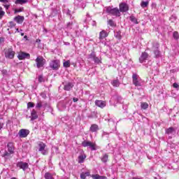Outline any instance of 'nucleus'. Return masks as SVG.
I'll use <instances>...</instances> for the list:
<instances>
[{
  "mask_svg": "<svg viewBox=\"0 0 179 179\" xmlns=\"http://www.w3.org/2000/svg\"><path fill=\"white\" fill-rule=\"evenodd\" d=\"M129 20L131 22H133V23L138 24V20L134 15L130 16Z\"/></svg>",
  "mask_w": 179,
  "mask_h": 179,
  "instance_id": "obj_28",
  "label": "nucleus"
},
{
  "mask_svg": "<svg viewBox=\"0 0 179 179\" xmlns=\"http://www.w3.org/2000/svg\"><path fill=\"white\" fill-rule=\"evenodd\" d=\"M85 159H86V155H80L78 156V163H83L85 162Z\"/></svg>",
  "mask_w": 179,
  "mask_h": 179,
  "instance_id": "obj_26",
  "label": "nucleus"
},
{
  "mask_svg": "<svg viewBox=\"0 0 179 179\" xmlns=\"http://www.w3.org/2000/svg\"><path fill=\"white\" fill-rule=\"evenodd\" d=\"M148 57H149V55H148V52H143L139 58V61L141 64H143V62L146 61V59H148Z\"/></svg>",
  "mask_w": 179,
  "mask_h": 179,
  "instance_id": "obj_14",
  "label": "nucleus"
},
{
  "mask_svg": "<svg viewBox=\"0 0 179 179\" xmlns=\"http://www.w3.org/2000/svg\"><path fill=\"white\" fill-rule=\"evenodd\" d=\"M9 5H4V8L6 9H9Z\"/></svg>",
  "mask_w": 179,
  "mask_h": 179,
  "instance_id": "obj_55",
  "label": "nucleus"
},
{
  "mask_svg": "<svg viewBox=\"0 0 179 179\" xmlns=\"http://www.w3.org/2000/svg\"><path fill=\"white\" fill-rule=\"evenodd\" d=\"M5 41V38L1 37L0 38V44H2V43H3Z\"/></svg>",
  "mask_w": 179,
  "mask_h": 179,
  "instance_id": "obj_48",
  "label": "nucleus"
},
{
  "mask_svg": "<svg viewBox=\"0 0 179 179\" xmlns=\"http://www.w3.org/2000/svg\"><path fill=\"white\" fill-rule=\"evenodd\" d=\"M22 2H24V3H27V2H29V0H22Z\"/></svg>",
  "mask_w": 179,
  "mask_h": 179,
  "instance_id": "obj_56",
  "label": "nucleus"
},
{
  "mask_svg": "<svg viewBox=\"0 0 179 179\" xmlns=\"http://www.w3.org/2000/svg\"><path fill=\"white\" fill-rule=\"evenodd\" d=\"M43 101H40L38 103H36V108H41V107H43Z\"/></svg>",
  "mask_w": 179,
  "mask_h": 179,
  "instance_id": "obj_36",
  "label": "nucleus"
},
{
  "mask_svg": "<svg viewBox=\"0 0 179 179\" xmlns=\"http://www.w3.org/2000/svg\"><path fill=\"white\" fill-rule=\"evenodd\" d=\"M45 33H47V29H45Z\"/></svg>",
  "mask_w": 179,
  "mask_h": 179,
  "instance_id": "obj_62",
  "label": "nucleus"
},
{
  "mask_svg": "<svg viewBox=\"0 0 179 179\" xmlns=\"http://www.w3.org/2000/svg\"><path fill=\"white\" fill-rule=\"evenodd\" d=\"M141 107L142 110H146L147 108H149V104H148V103L146 102H142L141 104Z\"/></svg>",
  "mask_w": 179,
  "mask_h": 179,
  "instance_id": "obj_27",
  "label": "nucleus"
},
{
  "mask_svg": "<svg viewBox=\"0 0 179 179\" xmlns=\"http://www.w3.org/2000/svg\"><path fill=\"white\" fill-rule=\"evenodd\" d=\"M38 146V150L41 152V155H43V156H47V155H48V150L45 149V148H47V145H45V143L39 142Z\"/></svg>",
  "mask_w": 179,
  "mask_h": 179,
  "instance_id": "obj_4",
  "label": "nucleus"
},
{
  "mask_svg": "<svg viewBox=\"0 0 179 179\" xmlns=\"http://www.w3.org/2000/svg\"><path fill=\"white\" fill-rule=\"evenodd\" d=\"M119 10L120 12H128L129 10V6L127 3H120L119 5Z\"/></svg>",
  "mask_w": 179,
  "mask_h": 179,
  "instance_id": "obj_8",
  "label": "nucleus"
},
{
  "mask_svg": "<svg viewBox=\"0 0 179 179\" xmlns=\"http://www.w3.org/2000/svg\"><path fill=\"white\" fill-rule=\"evenodd\" d=\"M24 38H27V36H24Z\"/></svg>",
  "mask_w": 179,
  "mask_h": 179,
  "instance_id": "obj_60",
  "label": "nucleus"
},
{
  "mask_svg": "<svg viewBox=\"0 0 179 179\" xmlns=\"http://www.w3.org/2000/svg\"><path fill=\"white\" fill-rule=\"evenodd\" d=\"M45 179H55L52 174H51L50 172L45 173L44 175Z\"/></svg>",
  "mask_w": 179,
  "mask_h": 179,
  "instance_id": "obj_22",
  "label": "nucleus"
},
{
  "mask_svg": "<svg viewBox=\"0 0 179 179\" xmlns=\"http://www.w3.org/2000/svg\"><path fill=\"white\" fill-rule=\"evenodd\" d=\"M50 66L52 69H58V68H59V60H53L50 62Z\"/></svg>",
  "mask_w": 179,
  "mask_h": 179,
  "instance_id": "obj_11",
  "label": "nucleus"
},
{
  "mask_svg": "<svg viewBox=\"0 0 179 179\" xmlns=\"http://www.w3.org/2000/svg\"><path fill=\"white\" fill-rule=\"evenodd\" d=\"M101 160L103 163H107V161L108 160V155L103 154L102 157L101 158Z\"/></svg>",
  "mask_w": 179,
  "mask_h": 179,
  "instance_id": "obj_23",
  "label": "nucleus"
},
{
  "mask_svg": "<svg viewBox=\"0 0 179 179\" xmlns=\"http://www.w3.org/2000/svg\"><path fill=\"white\" fill-rule=\"evenodd\" d=\"M90 58L92 59H94L96 58V55L94 53V52H92L90 55Z\"/></svg>",
  "mask_w": 179,
  "mask_h": 179,
  "instance_id": "obj_43",
  "label": "nucleus"
},
{
  "mask_svg": "<svg viewBox=\"0 0 179 179\" xmlns=\"http://www.w3.org/2000/svg\"><path fill=\"white\" fill-rule=\"evenodd\" d=\"M16 31H17V33H19L20 31H19L18 28L16 29Z\"/></svg>",
  "mask_w": 179,
  "mask_h": 179,
  "instance_id": "obj_58",
  "label": "nucleus"
},
{
  "mask_svg": "<svg viewBox=\"0 0 179 179\" xmlns=\"http://www.w3.org/2000/svg\"><path fill=\"white\" fill-rule=\"evenodd\" d=\"M48 106V104H47V103H45V102H43V108H45V107Z\"/></svg>",
  "mask_w": 179,
  "mask_h": 179,
  "instance_id": "obj_49",
  "label": "nucleus"
},
{
  "mask_svg": "<svg viewBox=\"0 0 179 179\" xmlns=\"http://www.w3.org/2000/svg\"><path fill=\"white\" fill-rule=\"evenodd\" d=\"M18 59H26V58H30V54L21 52L17 56Z\"/></svg>",
  "mask_w": 179,
  "mask_h": 179,
  "instance_id": "obj_15",
  "label": "nucleus"
},
{
  "mask_svg": "<svg viewBox=\"0 0 179 179\" xmlns=\"http://www.w3.org/2000/svg\"><path fill=\"white\" fill-rule=\"evenodd\" d=\"M107 177L99 176V179H106Z\"/></svg>",
  "mask_w": 179,
  "mask_h": 179,
  "instance_id": "obj_54",
  "label": "nucleus"
},
{
  "mask_svg": "<svg viewBox=\"0 0 179 179\" xmlns=\"http://www.w3.org/2000/svg\"><path fill=\"white\" fill-rule=\"evenodd\" d=\"M0 179H1V176H0Z\"/></svg>",
  "mask_w": 179,
  "mask_h": 179,
  "instance_id": "obj_64",
  "label": "nucleus"
},
{
  "mask_svg": "<svg viewBox=\"0 0 179 179\" xmlns=\"http://www.w3.org/2000/svg\"><path fill=\"white\" fill-rule=\"evenodd\" d=\"M141 6L143 8H148V6H149V1H142L141 3Z\"/></svg>",
  "mask_w": 179,
  "mask_h": 179,
  "instance_id": "obj_25",
  "label": "nucleus"
},
{
  "mask_svg": "<svg viewBox=\"0 0 179 179\" xmlns=\"http://www.w3.org/2000/svg\"><path fill=\"white\" fill-rule=\"evenodd\" d=\"M38 118V115H37V112L35 110H33L31 113V121H34V120H37Z\"/></svg>",
  "mask_w": 179,
  "mask_h": 179,
  "instance_id": "obj_18",
  "label": "nucleus"
},
{
  "mask_svg": "<svg viewBox=\"0 0 179 179\" xmlns=\"http://www.w3.org/2000/svg\"><path fill=\"white\" fill-rule=\"evenodd\" d=\"M33 107H34V103H33L32 102H29L27 103V108H33Z\"/></svg>",
  "mask_w": 179,
  "mask_h": 179,
  "instance_id": "obj_38",
  "label": "nucleus"
},
{
  "mask_svg": "<svg viewBox=\"0 0 179 179\" xmlns=\"http://www.w3.org/2000/svg\"><path fill=\"white\" fill-rule=\"evenodd\" d=\"M0 2H3V3H6V2H9L8 0H0Z\"/></svg>",
  "mask_w": 179,
  "mask_h": 179,
  "instance_id": "obj_52",
  "label": "nucleus"
},
{
  "mask_svg": "<svg viewBox=\"0 0 179 179\" xmlns=\"http://www.w3.org/2000/svg\"><path fill=\"white\" fill-rule=\"evenodd\" d=\"M173 87H174L175 89H178V87H179L178 84H177V83H173Z\"/></svg>",
  "mask_w": 179,
  "mask_h": 179,
  "instance_id": "obj_47",
  "label": "nucleus"
},
{
  "mask_svg": "<svg viewBox=\"0 0 179 179\" xmlns=\"http://www.w3.org/2000/svg\"><path fill=\"white\" fill-rule=\"evenodd\" d=\"M132 79H133V84L136 86H142V83H141V80L139 79V76L136 73H133L132 76Z\"/></svg>",
  "mask_w": 179,
  "mask_h": 179,
  "instance_id": "obj_7",
  "label": "nucleus"
},
{
  "mask_svg": "<svg viewBox=\"0 0 179 179\" xmlns=\"http://www.w3.org/2000/svg\"><path fill=\"white\" fill-rule=\"evenodd\" d=\"M159 45L157 42L152 43V50L154 52L155 58H160L162 57V52L159 50Z\"/></svg>",
  "mask_w": 179,
  "mask_h": 179,
  "instance_id": "obj_2",
  "label": "nucleus"
},
{
  "mask_svg": "<svg viewBox=\"0 0 179 179\" xmlns=\"http://www.w3.org/2000/svg\"><path fill=\"white\" fill-rule=\"evenodd\" d=\"M92 177L93 179H99L100 178V175L96 174V175H92Z\"/></svg>",
  "mask_w": 179,
  "mask_h": 179,
  "instance_id": "obj_42",
  "label": "nucleus"
},
{
  "mask_svg": "<svg viewBox=\"0 0 179 179\" xmlns=\"http://www.w3.org/2000/svg\"><path fill=\"white\" fill-rule=\"evenodd\" d=\"M2 128H3V123L0 122V131L2 129Z\"/></svg>",
  "mask_w": 179,
  "mask_h": 179,
  "instance_id": "obj_53",
  "label": "nucleus"
},
{
  "mask_svg": "<svg viewBox=\"0 0 179 179\" xmlns=\"http://www.w3.org/2000/svg\"><path fill=\"white\" fill-rule=\"evenodd\" d=\"M15 3L16 5H23L24 3L23 2V0H15Z\"/></svg>",
  "mask_w": 179,
  "mask_h": 179,
  "instance_id": "obj_35",
  "label": "nucleus"
},
{
  "mask_svg": "<svg viewBox=\"0 0 179 179\" xmlns=\"http://www.w3.org/2000/svg\"><path fill=\"white\" fill-rule=\"evenodd\" d=\"M13 20L14 22H16L17 24H22V23L24 22V17L22 15H17L14 17Z\"/></svg>",
  "mask_w": 179,
  "mask_h": 179,
  "instance_id": "obj_12",
  "label": "nucleus"
},
{
  "mask_svg": "<svg viewBox=\"0 0 179 179\" xmlns=\"http://www.w3.org/2000/svg\"><path fill=\"white\" fill-rule=\"evenodd\" d=\"M21 36H24V33H21Z\"/></svg>",
  "mask_w": 179,
  "mask_h": 179,
  "instance_id": "obj_59",
  "label": "nucleus"
},
{
  "mask_svg": "<svg viewBox=\"0 0 179 179\" xmlns=\"http://www.w3.org/2000/svg\"><path fill=\"white\" fill-rule=\"evenodd\" d=\"M87 16H89V14H87Z\"/></svg>",
  "mask_w": 179,
  "mask_h": 179,
  "instance_id": "obj_63",
  "label": "nucleus"
},
{
  "mask_svg": "<svg viewBox=\"0 0 179 179\" xmlns=\"http://www.w3.org/2000/svg\"><path fill=\"white\" fill-rule=\"evenodd\" d=\"M20 12H23V8H20L19 9H15L14 13H19Z\"/></svg>",
  "mask_w": 179,
  "mask_h": 179,
  "instance_id": "obj_40",
  "label": "nucleus"
},
{
  "mask_svg": "<svg viewBox=\"0 0 179 179\" xmlns=\"http://www.w3.org/2000/svg\"><path fill=\"white\" fill-rule=\"evenodd\" d=\"M63 65H64V68H69V66H71V62L66 61L63 63Z\"/></svg>",
  "mask_w": 179,
  "mask_h": 179,
  "instance_id": "obj_31",
  "label": "nucleus"
},
{
  "mask_svg": "<svg viewBox=\"0 0 179 179\" xmlns=\"http://www.w3.org/2000/svg\"><path fill=\"white\" fill-rule=\"evenodd\" d=\"M8 148V151L10 154L15 153V147H13V143H8L7 145Z\"/></svg>",
  "mask_w": 179,
  "mask_h": 179,
  "instance_id": "obj_16",
  "label": "nucleus"
},
{
  "mask_svg": "<svg viewBox=\"0 0 179 179\" xmlns=\"http://www.w3.org/2000/svg\"><path fill=\"white\" fill-rule=\"evenodd\" d=\"M29 134H30V131L26 129H22L18 132L20 138H27Z\"/></svg>",
  "mask_w": 179,
  "mask_h": 179,
  "instance_id": "obj_9",
  "label": "nucleus"
},
{
  "mask_svg": "<svg viewBox=\"0 0 179 179\" xmlns=\"http://www.w3.org/2000/svg\"><path fill=\"white\" fill-rule=\"evenodd\" d=\"M173 38H174L176 40H178V38H179L178 32H177V31H174V32H173Z\"/></svg>",
  "mask_w": 179,
  "mask_h": 179,
  "instance_id": "obj_37",
  "label": "nucleus"
},
{
  "mask_svg": "<svg viewBox=\"0 0 179 179\" xmlns=\"http://www.w3.org/2000/svg\"><path fill=\"white\" fill-rule=\"evenodd\" d=\"M9 26L10 27H15V26H16V24H15V22L11 21L9 22Z\"/></svg>",
  "mask_w": 179,
  "mask_h": 179,
  "instance_id": "obj_44",
  "label": "nucleus"
},
{
  "mask_svg": "<svg viewBox=\"0 0 179 179\" xmlns=\"http://www.w3.org/2000/svg\"><path fill=\"white\" fill-rule=\"evenodd\" d=\"M84 174H85V176L89 177L90 176V172H85Z\"/></svg>",
  "mask_w": 179,
  "mask_h": 179,
  "instance_id": "obj_51",
  "label": "nucleus"
},
{
  "mask_svg": "<svg viewBox=\"0 0 179 179\" xmlns=\"http://www.w3.org/2000/svg\"><path fill=\"white\" fill-rule=\"evenodd\" d=\"M95 105L97 106V107H100V108H104V107L106 106V101L101 100H96Z\"/></svg>",
  "mask_w": 179,
  "mask_h": 179,
  "instance_id": "obj_13",
  "label": "nucleus"
},
{
  "mask_svg": "<svg viewBox=\"0 0 179 179\" xmlns=\"http://www.w3.org/2000/svg\"><path fill=\"white\" fill-rule=\"evenodd\" d=\"M17 167L22 169L23 171H26L27 169H29V164L27 162H20L17 163Z\"/></svg>",
  "mask_w": 179,
  "mask_h": 179,
  "instance_id": "obj_10",
  "label": "nucleus"
},
{
  "mask_svg": "<svg viewBox=\"0 0 179 179\" xmlns=\"http://www.w3.org/2000/svg\"><path fill=\"white\" fill-rule=\"evenodd\" d=\"M69 24H71V22H69V23L68 24V26H69Z\"/></svg>",
  "mask_w": 179,
  "mask_h": 179,
  "instance_id": "obj_61",
  "label": "nucleus"
},
{
  "mask_svg": "<svg viewBox=\"0 0 179 179\" xmlns=\"http://www.w3.org/2000/svg\"><path fill=\"white\" fill-rule=\"evenodd\" d=\"M90 131H91V132H97V131H99V126L96 124H92Z\"/></svg>",
  "mask_w": 179,
  "mask_h": 179,
  "instance_id": "obj_21",
  "label": "nucleus"
},
{
  "mask_svg": "<svg viewBox=\"0 0 179 179\" xmlns=\"http://www.w3.org/2000/svg\"><path fill=\"white\" fill-rule=\"evenodd\" d=\"M5 15V11L2 10V7H0V19H2Z\"/></svg>",
  "mask_w": 179,
  "mask_h": 179,
  "instance_id": "obj_34",
  "label": "nucleus"
},
{
  "mask_svg": "<svg viewBox=\"0 0 179 179\" xmlns=\"http://www.w3.org/2000/svg\"><path fill=\"white\" fill-rule=\"evenodd\" d=\"M108 24H109V26H110L111 27H115V22H114V21L113 20H109L108 21Z\"/></svg>",
  "mask_w": 179,
  "mask_h": 179,
  "instance_id": "obj_30",
  "label": "nucleus"
},
{
  "mask_svg": "<svg viewBox=\"0 0 179 179\" xmlns=\"http://www.w3.org/2000/svg\"><path fill=\"white\" fill-rule=\"evenodd\" d=\"M177 129L174 128V127H169L168 129H166L165 134H166L167 135H170L171 134H176V130Z\"/></svg>",
  "mask_w": 179,
  "mask_h": 179,
  "instance_id": "obj_17",
  "label": "nucleus"
},
{
  "mask_svg": "<svg viewBox=\"0 0 179 179\" xmlns=\"http://www.w3.org/2000/svg\"><path fill=\"white\" fill-rule=\"evenodd\" d=\"M38 79L39 82H43V80H44V78H43V76H39Z\"/></svg>",
  "mask_w": 179,
  "mask_h": 179,
  "instance_id": "obj_46",
  "label": "nucleus"
},
{
  "mask_svg": "<svg viewBox=\"0 0 179 179\" xmlns=\"http://www.w3.org/2000/svg\"><path fill=\"white\" fill-rule=\"evenodd\" d=\"M107 36H108V34H107V32L104 30L101 31L99 33V38L100 40H103V38H106V37H107Z\"/></svg>",
  "mask_w": 179,
  "mask_h": 179,
  "instance_id": "obj_20",
  "label": "nucleus"
},
{
  "mask_svg": "<svg viewBox=\"0 0 179 179\" xmlns=\"http://www.w3.org/2000/svg\"><path fill=\"white\" fill-rule=\"evenodd\" d=\"M115 37L116 38H118L119 40H121V31H117L115 33Z\"/></svg>",
  "mask_w": 179,
  "mask_h": 179,
  "instance_id": "obj_32",
  "label": "nucleus"
},
{
  "mask_svg": "<svg viewBox=\"0 0 179 179\" xmlns=\"http://www.w3.org/2000/svg\"><path fill=\"white\" fill-rule=\"evenodd\" d=\"M106 13L108 15H112V16H117L120 17L121 16V13L120 12V9L118 8H111L110 6L106 7Z\"/></svg>",
  "mask_w": 179,
  "mask_h": 179,
  "instance_id": "obj_1",
  "label": "nucleus"
},
{
  "mask_svg": "<svg viewBox=\"0 0 179 179\" xmlns=\"http://www.w3.org/2000/svg\"><path fill=\"white\" fill-rule=\"evenodd\" d=\"M94 62H95V64H101V59L96 56L94 59Z\"/></svg>",
  "mask_w": 179,
  "mask_h": 179,
  "instance_id": "obj_33",
  "label": "nucleus"
},
{
  "mask_svg": "<svg viewBox=\"0 0 179 179\" xmlns=\"http://www.w3.org/2000/svg\"><path fill=\"white\" fill-rule=\"evenodd\" d=\"M111 83L114 87H118L120 85V80H113Z\"/></svg>",
  "mask_w": 179,
  "mask_h": 179,
  "instance_id": "obj_24",
  "label": "nucleus"
},
{
  "mask_svg": "<svg viewBox=\"0 0 179 179\" xmlns=\"http://www.w3.org/2000/svg\"><path fill=\"white\" fill-rule=\"evenodd\" d=\"M4 55L8 59H13L15 58V52L12 48H8L5 51Z\"/></svg>",
  "mask_w": 179,
  "mask_h": 179,
  "instance_id": "obj_6",
  "label": "nucleus"
},
{
  "mask_svg": "<svg viewBox=\"0 0 179 179\" xmlns=\"http://www.w3.org/2000/svg\"><path fill=\"white\" fill-rule=\"evenodd\" d=\"M78 98H73V101L74 102V103H76V101H78Z\"/></svg>",
  "mask_w": 179,
  "mask_h": 179,
  "instance_id": "obj_50",
  "label": "nucleus"
},
{
  "mask_svg": "<svg viewBox=\"0 0 179 179\" xmlns=\"http://www.w3.org/2000/svg\"><path fill=\"white\" fill-rule=\"evenodd\" d=\"M2 73H3V74L6 73V71L3 70Z\"/></svg>",
  "mask_w": 179,
  "mask_h": 179,
  "instance_id": "obj_57",
  "label": "nucleus"
},
{
  "mask_svg": "<svg viewBox=\"0 0 179 179\" xmlns=\"http://www.w3.org/2000/svg\"><path fill=\"white\" fill-rule=\"evenodd\" d=\"M86 174H85V173H82L81 174H80V178L81 179H86Z\"/></svg>",
  "mask_w": 179,
  "mask_h": 179,
  "instance_id": "obj_45",
  "label": "nucleus"
},
{
  "mask_svg": "<svg viewBox=\"0 0 179 179\" xmlns=\"http://www.w3.org/2000/svg\"><path fill=\"white\" fill-rule=\"evenodd\" d=\"M10 152H8L7 151H6L4 153H3V157H9V156H10Z\"/></svg>",
  "mask_w": 179,
  "mask_h": 179,
  "instance_id": "obj_41",
  "label": "nucleus"
},
{
  "mask_svg": "<svg viewBox=\"0 0 179 179\" xmlns=\"http://www.w3.org/2000/svg\"><path fill=\"white\" fill-rule=\"evenodd\" d=\"M108 122H109V125H115V122H114L113 119H108Z\"/></svg>",
  "mask_w": 179,
  "mask_h": 179,
  "instance_id": "obj_39",
  "label": "nucleus"
},
{
  "mask_svg": "<svg viewBox=\"0 0 179 179\" xmlns=\"http://www.w3.org/2000/svg\"><path fill=\"white\" fill-rule=\"evenodd\" d=\"M82 145L84 148H90L91 149L92 151L93 150H97V145H96V143H92L90 141H84L82 143Z\"/></svg>",
  "mask_w": 179,
  "mask_h": 179,
  "instance_id": "obj_3",
  "label": "nucleus"
},
{
  "mask_svg": "<svg viewBox=\"0 0 179 179\" xmlns=\"http://www.w3.org/2000/svg\"><path fill=\"white\" fill-rule=\"evenodd\" d=\"M72 87H73V84L72 83H68L64 85V90L69 92Z\"/></svg>",
  "mask_w": 179,
  "mask_h": 179,
  "instance_id": "obj_19",
  "label": "nucleus"
},
{
  "mask_svg": "<svg viewBox=\"0 0 179 179\" xmlns=\"http://www.w3.org/2000/svg\"><path fill=\"white\" fill-rule=\"evenodd\" d=\"M64 13H66V15H67V16H70V19H73V17H72V15L71 14V12L69 9H65Z\"/></svg>",
  "mask_w": 179,
  "mask_h": 179,
  "instance_id": "obj_29",
  "label": "nucleus"
},
{
  "mask_svg": "<svg viewBox=\"0 0 179 179\" xmlns=\"http://www.w3.org/2000/svg\"><path fill=\"white\" fill-rule=\"evenodd\" d=\"M35 62L38 69L43 68V66L45 65V59L41 56H39L36 57Z\"/></svg>",
  "mask_w": 179,
  "mask_h": 179,
  "instance_id": "obj_5",
  "label": "nucleus"
}]
</instances>
